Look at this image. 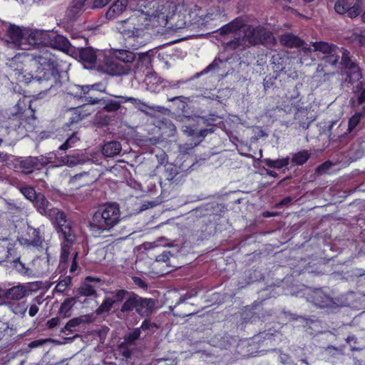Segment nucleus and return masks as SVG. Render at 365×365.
<instances>
[{"mask_svg":"<svg viewBox=\"0 0 365 365\" xmlns=\"http://www.w3.org/2000/svg\"><path fill=\"white\" fill-rule=\"evenodd\" d=\"M111 0H93L92 8L99 9L106 6Z\"/></svg>","mask_w":365,"mask_h":365,"instance_id":"nucleus-56","label":"nucleus"},{"mask_svg":"<svg viewBox=\"0 0 365 365\" xmlns=\"http://www.w3.org/2000/svg\"><path fill=\"white\" fill-rule=\"evenodd\" d=\"M14 267L19 274L25 276H31L33 274V272L26 264L20 260V258H17L13 261Z\"/></svg>","mask_w":365,"mask_h":365,"instance_id":"nucleus-34","label":"nucleus"},{"mask_svg":"<svg viewBox=\"0 0 365 365\" xmlns=\"http://www.w3.org/2000/svg\"><path fill=\"white\" fill-rule=\"evenodd\" d=\"M121 33L128 37H139L143 36L144 29L149 26L147 23V16L140 13L133 15L126 20L120 21Z\"/></svg>","mask_w":365,"mask_h":365,"instance_id":"nucleus-9","label":"nucleus"},{"mask_svg":"<svg viewBox=\"0 0 365 365\" xmlns=\"http://www.w3.org/2000/svg\"><path fill=\"white\" fill-rule=\"evenodd\" d=\"M133 281L135 285L138 286L140 288L145 289L147 287L146 283L141 278H140L138 277H133Z\"/></svg>","mask_w":365,"mask_h":365,"instance_id":"nucleus-59","label":"nucleus"},{"mask_svg":"<svg viewBox=\"0 0 365 365\" xmlns=\"http://www.w3.org/2000/svg\"><path fill=\"white\" fill-rule=\"evenodd\" d=\"M103 110L107 112H115L119 110L121 107V103L120 101L109 99L105 100L103 99Z\"/></svg>","mask_w":365,"mask_h":365,"instance_id":"nucleus-36","label":"nucleus"},{"mask_svg":"<svg viewBox=\"0 0 365 365\" xmlns=\"http://www.w3.org/2000/svg\"><path fill=\"white\" fill-rule=\"evenodd\" d=\"M353 97L351 99L352 107L365 104V78L356 83L352 88Z\"/></svg>","mask_w":365,"mask_h":365,"instance_id":"nucleus-21","label":"nucleus"},{"mask_svg":"<svg viewBox=\"0 0 365 365\" xmlns=\"http://www.w3.org/2000/svg\"><path fill=\"white\" fill-rule=\"evenodd\" d=\"M125 305L124 309L127 310L126 318L130 316L133 310L141 317H149L154 311L155 301L150 298H143L133 292L131 298Z\"/></svg>","mask_w":365,"mask_h":365,"instance_id":"nucleus-8","label":"nucleus"},{"mask_svg":"<svg viewBox=\"0 0 365 365\" xmlns=\"http://www.w3.org/2000/svg\"><path fill=\"white\" fill-rule=\"evenodd\" d=\"M289 162V158H284L282 159H277V160H272V159H265L264 163L267 167L277 168V169H281L284 167H286L288 165Z\"/></svg>","mask_w":365,"mask_h":365,"instance_id":"nucleus-35","label":"nucleus"},{"mask_svg":"<svg viewBox=\"0 0 365 365\" xmlns=\"http://www.w3.org/2000/svg\"><path fill=\"white\" fill-rule=\"evenodd\" d=\"M332 166V163L327 161L319 165L317 170L319 173L323 174L326 173L328 170H329Z\"/></svg>","mask_w":365,"mask_h":365,"instance_id":"nucleus-55","label":"nucleus"},{"mask_svg":"<svg viewBox=\"0 0 365 365\" xmlns=\"http://www.w3.org/2000/svg\"><path fill=\"white\" fill-rule=\"evenodd\" d=\"M120 206L116 202L101 205L89 221L90 230L96 234L109 231L121 220Z\"/></svg>","mask_w":365,"mask_h":365,"instance_id":"nucleus-3","label":"nucleus"},{"mask_svg":"<svg viewBox=\"0 0 365 365\" xmlns=\"http://www.w3.org/2000/svg\"><path fill=\"white\" fill-rule=\"evenodd\" d=\"M167 179L168 180H173L175 177L179 173L178 168L170 165L166 169Z\"/></svg>","mask_w":365,"mask_h":365,"instance_id":"nucleus-51","label":"nucleus"},{"mask_svg":"<svg viewBox=\"0 0 365 365\" xmlns=\"http://www.w3.org/2000/svg\"><path fill=\"white\" fill-rule=\"evenodd\" d=\"M128 4V0H117L106 11V18L108 20H111L118 17L125 11Z\"/></svg>","mask_w":365,"mask_h":365,"instance_id":"nucleus-25","label":"nucleus"},{"mask_svg":"<svg viewBox=\"0 0 365 365\" xmlns=\"http://www.w3.org/2000/svg\"><path fill=\"white\" fill-rule=\"evenodd\" d=\"M11 308L17 317H24L28 307L25 303H16L12 304Z\"/></svg>","mask_w":365,"mask_h":365,"instance_id":"nucleus-44","label":"nucleus"},{"mask_svg":"<svg viewBox=\"0 0 365 365\" xmlns=\"http://www.w3.org/2000/svg\"><path fill=\"white\" fill-rule=\"evenodd\" d=\"M106 296L99 307L96 310L98 315L108 314L113 308H115L119 304L120 307L114 310L116 317L120 319L126 318L127 310L123 307L128 302V299L131 298L133 292H129L123 289H115L113 291H105Z\"/></svg>","mask_w":365,"mask_h":365,"instance_id":"nucleus-4","label":"nucleus"},{"mask_svg":"<svg viewBox=\"0 0 365 365\" xmlns=\"http://www.w3.org/2000/svg\"><path fill=\"white\" fill-rule=\"evenodd\" d=\"M176 5L169 1H163L155 3L152 11L148 14L147 23L153 22V25L165 26L168 23V19L175 11Z\"/></svg>","mask_w":365,"mask_h":365,"instance_id":"nucleus-7","label":"nucleus"},{"mask_svg":"<svg viewBox=\"0 0 365 365\" xmlns=\"http://www.w3.org/2000/svg\"><path fill=\"white\" fill-rule=\"evenodd\" d=\"M90 90V86H80L78 85H71L67 89V94L74 98H83Z\"/></svg>","mask_w":365,"mask_h":365,"instance_id":"nucleus-32","label":"nucleus"},{"mask_svg":"<svg viewBox=\"0 0 365 365\" xmlns=\"http://www.w3.org/2000/svg\"><path fill=\"white\" fill-rule=\"evenodd\" d=\"M324 67L325 66H324L323 64H319L317 67V73H324V80H326L329 78L328 77L330 75H334V73H325Z\"/></svg>","mask_w":365,"mask_h":365,"instance_id":"nucleus-60","label":"nucleus"},{"mask_svg":"<svg viewBox=\"0 0 365 365\" xmlns=\"http://www.w3.org/2000/svg\"><path fill=\"white\" fill-rule=\"evenodd\" d=\"M62 227L57 229L58 232L59 233V236L63 240V242L61 245V264H66L68 259V257L70 255V248L74 244L76 241V234L72 228L71 222L68 224V227L69 229V233L71 234V237H68L67 234L63 232Z\"/></svg>","mask_w":365,"mask_h":365,"instance_id":"nucleus-16","label":"nucleus"},{"mask_svg":"<svg viewBox=\"0 0 365 365\" xmlns=\"http://www.w3.org/2000/svg\"><path fill=\"white\" fill-rule=\"evenodd\" d=\"M31 65L32 63H38L43 66L45 71H53L56 60L54 56L47 50L43 51L41 54L36 55L34 61H30Z\"/></svg>","mask_w":365,"mask_h":365,"instance_id":"nucleus-22","label":"nucleus"},{"mask_svg":"<svg viewBox=\"0 0 365 365\" xmlns=\"http://www.w3.org/2000/svg\"><path fill=\"white\" fill-rule=\"evenodd\" d=\"M312 46L317 52L318 58L324 61L325 63L336 66L341 57V64L346 73L345 81L349 83L354 84L365 78L358 63L352 60L350 52L346 49L324 41L314 42Z\"/></svg>","mask_w":365,"mask_h":365,"instance_id":"nucleus-2","label":"nucleus"},{"mask_svg":"<svg viewBox=\"0 0 365 365\" xmlns=\"http://www.w3.org/2000/svg\"><path fill=\"white\" fill-rule=\"evenodd\" d=\"M276 78L274 76H266L263 81L264 90L265 91L272 88L274 86Z\"/></svg>","mask_w":365,"mask_h":365,"instance_id":"nucleus-50","label":"nucleus"},{"mask_svg":"<svg viewBox=\"0 0 365 365\" xmlns=\"http://www.w3.org/2000/svg\"><path fill=\"white\" fill-rule=\"evenodd\" d=\"M98 70L110 76H120L128 74L130 68L128 65H122L109 52V54L105 56L104 62L98 66Z\"/></svg>","mask_w":365,"mask_h":365,"instance_id":"nucleus-12","label":"nucleus"},{"mask_svg":"<svg viewBox=\"0 0 365 365\" xmlns=\"http://www.w3.org/2000/svg\"><path fill=\"white\" fill-rule=\"evenodd\" d=\"M29 66H31L29 62L24 63L19 58L15 57L6 63L7 72L11 78L21 83L28 84L31 82L33 78V75L29 71Z\"/></svg>","mask_w":365,"mask_h":365,"instance_id":"nucleus-10","label":"nucleus"},{"mask_svg":"<svg viewBox=\"0 0 365 365\" xmlns=\"http://www.w3.org/2000/svg\"><path fill=\"white\" fill-rule=\"evenodd\" d=\"M86 101L87 102V103L91 104V105L99 104V103L102 105L103 98L101 99V98L88 96V97H86Z\"/></svg>","mask_w":365,"mask_h":365,"instance_id":"nucleus-58","label":"nucleus"},{"mask_svg":"<svg viewBox=\"0 0 365 365\" xmlns=\"http://www.w3.org/2000/svg\"><path fill=\"white\" fill-rule=\"evenodd\" d=\"M34 205L37 211L42 215L46 216L57 225V229L62 227L63 232L71 237L68 224L71 221L66 219L65 213L56 207H53L52 205L46 198L44 195L38 193L37 198L34 202Z\"/></svg>","mask_w":365,"mask_h":365,"instance_id":"nucleus-5","label":"nucleus"},{"mask_svg":"<svg viewBox=\"0 0 365 365\" xmlns=\"http://www.w3.org/2000/svg\"><path fill=\"white\" fill-rule=\"evenodd\" d=\"M22 39L23 46H26L27 50L36 46H47L49 39V31L24 28V36H23Z\"/></svg>","mask_w":365,"mask_h":365,"instance_id":"nucleus-13","label":"nucleus"},{"mask_svg":"<svg viewBox=\"0 0 365 365\" xmlns=\"http://www.w3.org/2000/svg\"><path fill=\"white\" fill-rule=\"evenodd\" d=\"M91 160V158L83 152H78L72 155H68L62 158L61 162L68 166L73 167L82 165Z\"/></svg>","mask_w":365,"mask_h":365,"instance_id":"nucleus-23","label":"nucleus"},{"mask_svg":"<svg viewBox=\"0 0 365 365\" xmlns=\"http://www.w3.org/2000/svg\"><path fill=\"white\" fill-rule=\"evenodd\" d=\"M5 38L6 44L13 48L27 50V47L23 46V36H24V28L21 29L14 24H9L6 22L4 27Z\"/></svg>","mask_w":365,"mask_h":365,"instance_id":"nucleus-14","label":"nucleus"},{"mask_svg":"<svg viewBox=\"0 0 365 365\" xmlns=\"http://www.w3.org/2000/svg\"><path fill=\"white\" fill-rule=\"evenodd\" d=\"M184 120H187L188 121H193L196 123L195 128L202 127V126H212L215 121V118L214 115H210V117L207 118L205 116L200 115H194V116H187L185 115L182 117L181 120L184 121Z\"/></svg>","mask_w":365,"mask_h":365,"instance_id":"nucleus-29","label":"nucleus"},{"mask_svg":"<svg viewBox=\"0 0 365 365\" xmlns=\"http://www.w3.org/2000/svg\"><path fill=\"white\" fill-rule=\"evenodd\" d=\"M361 11V1L357 0L353 5L350 4L348 11L347 16L351 19L358 16Z\"/></svg>","mask_w":365,"mask_h":365,"instance_id":"nucleus-41","label":"nucleus"},{"mask_svg":"<svg viewBox=\"0 0 365 365\" xmlns=\"http://www.w3.org/2000/svg\"><path fill=\"white\" fill-rule=\"evenodd\" d=\"M122 150L121 145L118 141H110L103 147V154L106 157H114L120 153Z\"/></svg>","mask_w":365,"mask_h":365,"instance_id":"nucleus-31","label":"nucleus"},{"mask_svg":"<svg viewBox=\"0 0 365 365\" xmlns=\"http://www.w3.org/2000/svg\"><path fill=\"white\" fill-rule=\"evenodd\" d=\"M80 140V138L78 135V132H73L65 141L63 144H62L58 149L62 151H66L69 148L73 147V145Z\"/></svg>","mask_w":365,"mask_h":365,"instance_id":"nucleus-38","label":"nucleus"},{"mask_svg":"<svg viewBox=\"0 0 365 365\" xmlns=\"http://www.w3.org/2000/svg\"><path fill=\"white\" fill-rule=\"evenodd\" d=\"M93 321H68L64 328L61 329V331H71V328L76 327L80 325L82 322L91 323Z\"/></svg>","mask_w":365,"mask_h":365,"instance_id":"nucleus-52","label":"nucleus"},{"mask_svg":"<svg viewBox=\"0 0 365 365\" xmlns=\"http://www.w3.org/2000/svg\"><path fill=\"white\" fill-rule=\"evenodd\" d=\"M29 97L25 96L19 99L13 110L8 114L9 128L16 130L19 128L23 125L24 120L29 117L35 119V110L33 109Z\"/></svg>","mask_w":365,"mask_h":365,"instance_id":"nucleus-6","label":"nucleus"},{"mask_svg":"<svg viewBox=\"0 0 365 365\" xmlns=\"http://www.w3.org/2000/svg\"><path fill=\"white\" fill-rule=\"evenodd\" d=\"M31 82L35 85L41 86V88L48 90L52 88L55 82V77L53 71H45L43 76H36L31 79Z\"/></svg>","mask_w":365,"mask_h":365,"instance_id":"nucleus-24","label":"nucleus"},{"mask_svg":"<svg viewBox=\"0 0 365 365\" xmlns=\"http://www.w3.org/2000/svg\"><path fill=\"white\" fill-rule=\"evenodd\" d=\"M75 55H78L85 68H92L96 63L98 55L92 47L76 48Z\"/></svg>","mask_w":365,"mask_h":365,"instance_id":"nucleus-20","label":"nucleus"},{"mask_svg":"<svg viewBox=\"0 0 365 365\" xmlns=\"http://www.w3.org/2000/svg\"><path fill=\"white\" fill-rule=\"evenodd\" d=\"M279 41L280 44L283 46L290 48H301L302 51L305 53L315 51L314 48H311L310 45H308L299 36L292 33H284L281 34L279 37Z\"/></svg>","mask_w":365,"mask_h":365,"instance_id":"nucleus-15","label":"nucleus"},{"mask_svg":"<svg viewBox=\"0 0 365 365\" xmlns=\"http://www.w3.org/2000/svg\"><path fill=\"white\" fill-rule=\"evenodd\" d=\"M175 100H179L180 102L184 103H188V102L191 101L190 97H185V96H175V97L168 98V101H171V102L174 101Z\"/></svg>","mask_w":365,"mask_h":365,"instance_id":"nucleus-61","label":"nucleus"},{"mask_svg":"<svg viewBox=\"0 0 365 365\" xmlns=\"http://www.w3.org/2000/svg\"><path fill=\"white\" fill-rule=\"evenodd\" d=\"M61 321H46V327L48 329H52L60 325Z\"/></svg>","mask_w":365,"mask_h":365,"instance_id":"nucleus-62","label":"nucleus"},{"mask_svg":"<svg viewBox=\"0 0 365 365\" xmlns=\"http://www.w3.org/2000/svg\"><path fill=\"white\" fill-rule=\"evenodd\" d=\"M75 303V297H69L64 300L59 309L60 313L63 314V317L67 318L70 317L71 308Z\"/></svg>","mask_w":365,"mask_h":365,"instance_id":"nucleus-37","label":"nucleus"},{"mask_svg":"<svg viewBox=\"0 0 365 365\" xmlns=\"http://www.w3.org/2000/svg\"><path fill=\"white\" fill-rule=\"evenodd\" d=\"M187 83V81L179 80L175 81L168 82L167 84L163 86L164 89L167 91L180 89L182 86Z\"/></svg>","mask_w":365,"mask_h":365,"instance_id":"nucleus-48","label":"nucleus"},{"mask_svg":"<svg viewBox=\"0 0 365 365\" xmlns=\"http://www.w3.org/2000/svg\"><path fill=\"white\" fill-rule=\"evenodd\" d=\"M214 130H213V128H205V129H202L201 128L198 133V135L197 136L199 137H201V138H204L205 137L208 133H212Z\"/></svg>","mask_w":365,"mask_h":365,"instance_id":"nucleus-63","label":"nucleus"},{"mask_svg":"<svg viewBox=\"0 0 365 365\" xmlns=\"http://www.w3.org/2000/svg\"><path fill=\"white\" fill-rule=\"evenodd\" d=\"M83 115L81 114L78 110L75 109L74 112L72 114V116L70 118V123H76L82 120Z\"/></svg>","mask_w":365,"mask_h":365,"instance_id":"nucleus-54","label":"nucleus"},{"mask_svg":"<svg viewBox=\"0 0 365 365\" xmlns=\"http://www.w3.org/2000/svg\"><path fill=\"white\" fill-rule=\"evenodd\" d=\"M137 102L138 103H135L134 104V106L138 110L144 113L146 115H148V112L145 110V108H149L150 110H155V111H158V112H162L163 110H165V108L162 107V106H150L147 105L145 103L143 102L140 99H138V101Z\"/></svg>","mask_w":365,"mask_h":365,"instance_id":"nucleus-40","label":"nucleus"},{"mask_svg":"<svg viewBox=\"0 0 365 365\" xmlns=\"http://www.w3.org/2000/svg\"><path fill=\"white\" fill-rule=\"evenodd\" d=\"M118 61L125 63L133 62L135 58L134 53L124 49H114L110 51Z\"/></svg>","mask_w":365,"mask_h":365,"instance_id":"nucleus-30","label":"nucleus"},{"mask_svg":"<svg viewBox=\"0 0 365 365\" xmlns=\"http://www.w3.org/2000/svg\"><path fill=\"white\" fill-rule=\"evenodd\" d=\"M47 46L56 48L71 55H73V53L76 52V46L72 45L66 37L50 31Z\"/></svg>","mask_w":365,"mask_h":365,"instance_id":"nucleus-18","label":"nucleus"},{"mask_svg":"<svg viewBox=\"0 0 365 365\" xmlns=\"http://www.w3.org/2000/svg\"><path fill=\"white\" fill-rule=\"evenodd\" d=\"M363 115L362 113H356L349 120V132H351V130L356 127L359 123L361 120V116Z\"/></svg>","mask_w":365,"mask_h":365,"instance_id":"nucleus-49","label":"nucleus"},{"mask_svg":"<svg viewBox=\"0 0 365 365\" xmlns=\"http://www.w3.org/2000/svg\"><path fill=\"white\" fill-rule=\"evenodd\" d=\"M20 191L26 199L32 201L33 202L36 200L38 195V193H36V190L32 187H21L20 188Z\"/></svg>","mask_w":365,"mask_h":365,"instance_id":"nucleus-45","label":"nucleus"},{"mask_svg":"<svg viewBox=\"0 0 365 365\" xmlns=\"http://www.w3.org/2000/svg\"><path fill=\"white\" fill-rule=\"evenodd\" d=\"M14 252V245L11 242H8L6 247L0 245V252L2 253V255L0 257V264L7 260L13 255Z\"/></svg>","mask_w":365,"mask_h":365,"instance_id":"nucleus-39","label":"nucleus"},{"mask_svg":"<svg viewBox=\"0 0 365 365\" xmlns=\"http://www.w3.org/2000/svg\"><path fill=\"white\" fill-rule=\"evenodd\" d=\"M140 335V330L138 328L135 329L131 332L128 333L125 337L124 341L128 344H133L135 341L139 338Z\"/></svg>","mask_w":365,"mask_h":365,"instance_id":"nucleus-46","label":"nucleus"},{"mask_svg":"<svg viewBox=\"0 0 365 365\" xmlns=\"http://www.w3.org/2000/svg\"><path fill=\"white\" fill-rule=\"evenodd\" d=\"M29 291L30 285L29 284L14 286L9 289H6L7 299L19 300L24 297L26 295L29 294Z\"/></svg>","mask_w":365,"mask_h":365,"instance_id":"nucleus-26","label":"nucleus"},{"mask_svg":"<svg viewBox=\"0 0 365 365\" xmlns=\"http://www.w3.org/2000/svg\"><path fill=\"white\" fill-rule=\"evenodd\" d=\"M350 3L347 0H336L334 4L335 11L341 15L347 13Z\"/></svg>","mask_w":365,"mask_h":365,"instance_id":"nucleus-43","label":"nucleus"},{"mask_svg":"<svg viewBox=\"0 0 365 365\" xmlns=\"http://www.w3.org/2000/svg\"><path fill=\"white\" fill-rule=\"evenodd\" d=\"M309 158L310 154L307 150H302L293 155L292 163L296 165H302Z\"/></svg>","mask_w":365,"mask_h":365,"instance_id":"nucleus-33","label":"nucleus"},{"mask_svg":"<svg viewBox=\"0 0 365 365\" xmlns=\"http://www.w3.org/2000/svg\"><path fill=\"white\" fill-rule=\"evenodd\" d=\"M183 132L187 133L188 135H194L195 133V130H197V128H195V125H184L183 127Z\"/></svg>","mask_w":365,"mask_h":365,"instance_id":"nucleus-57","label":"nucleus"},{"mask_svg":"<svg viewBox=\"0 0 365 365\" xmlns=\"http://www.w3.org/2000/svg\"><path fill=\"white\" fill-rule=\"evenodd\" d=\"M38 307L37 304H32L29 308V316L31 317H34L36 314V313L38 312Z\"/></svg>","mask_w":365,"mask_h":365,"instance_id":"nucleus-64","label":"nucleus"},{"mask_svg":"<svg viewBox=\"0 0 365 365\" xmlns=\"http://www.w3.org/2000/svg\"><path fill=\"white\" fill-rule=\"evenodd\" d=\"M71 279L72 278L70 276L64 277L63 279L60 278V280L56 284L54 290L56 292L63 293L71 285Z\"/></svg>","mask_w":365,"mask_h":365,"instance_id":"nucleus-42","label":"nucleus"},{"mask_svg":"<svg viewBox=\"0 0 365 365\" xmlns=\"http://www.w3.org/2000/svg\"><path fill=\"white\" fill-rule=\"evenodd\" d=\"M51 163V158L40 155L38 157L29 156L20 161V168L22 172L29 174L34 170H40L41 168Z\"/></svg>","mask_w":365,"mask_h":365,"instance_id":"nucleus-17","label":"nucleus"},{"mask_svg":"<svg viewBox=\"0 0 365 365\" xmlns=\"http://www.w3.org/2000/svg\"><path fill=\"white\" fill-rule=\"evenodd\" d=\"M86 0H73L66 12V17L68 21H73L79 16Z\"/></svg>","mask_w":365,"mask_h":365,"instance_id":"nucleus-27","label":"nucleus"},{"mask_svg":"<svg viewBox=\"0 0 365 365\" xmlns=\"http://www.w3.org/2000/svg\"><path fill=\"white\" fill-rule=\"evenodd\" d=\"M225 48L230 51H244L252 46L263 44L267 47L276 45L273 34L262 26L246 25L245 21L236 18L220 29Z\"/></svg>","mask_w":365,"mask_h":365,"instance_id":"nucleus-1","label":"nucleus"},{"mask_svg":"<svg viewBox=\"0 0 365 365\" xmlns=\"http://www.w3.org/2000/svg\"><path fill=\"white\" fill-rule=\"evenodd\" d=\"M307 299L319 308L326 309L327 312H335L339 307V305L321 289H309L307 293Z\"/></svg>","mask_w":365,"mask_h":365,"instance_id":"nucleus-11","label":"nucleus"},{"mask_svg":"<svg viewBox=\"0 0 365 365\" xmlns=\"http://www.w3.org/2000/svg\"><path fill=\"white\" fill-rule=\"evenodd\" d=\"M48 341H49V339H43L34 340L28 344V346L31 349L36 348V347L43 346Z\"/></svg>","mask_w":365,"mask_h":365,"instance_id":"nucleus-53","label":"nucleus"},{"mask_svg":"<svg viewBox=\"0 0 365 365\" xmlns=\"http://www.w3.org/2000/svg\"><path fill=\"white\" fill-rule=\"evenodd\" d=\"M222 61L215 59L212 63H210L208 66H207L205 69H203L201 72L197 73L194 78H198L200 76L207 73L210 71L216 70L219 68L220 63H222Z\"/></svg>","mask_w":365,"mask_h":365,"instance_id":"nucleus-47","label":"nucleus"},{"mask_svg":"<svg viewBox=\"0 0 365 365\" xmlns=\"http://www.w3.org/2000/svg\"><path fill=\"white\" fill-rule=\"evenodd\" d=\"M101 279L97 277H87L84 283L78 289L77 294L81 296H92L96 294L94 287L89 282H99Z\"/></svg>","mask_w":365,"mask_h":365,"instance_id":"nucleus-28","label":"nucleus"},{"mask_svg":"<svg viewBox=\"0 0 365 365\" xmlns=\"http://www.w3.org/2000/svg\"><path fill=\"white\" fill-rule=\"evenodd\" d=\"M43 227H39L34 228L30 225H27L26 237L23 238L24 243L27 245H31L33 247H42L43 242H44L43 237Z\"/></svg>","mask_w":365,"mask_h":365,"instance_id":"nucleus-19","label":"nucleus"}]
</instances>
